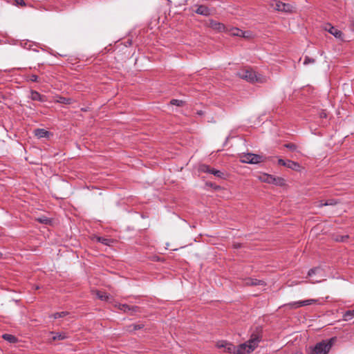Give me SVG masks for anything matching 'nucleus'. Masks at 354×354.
I'll return each mask as SVG.
<instances>
[{"label":"nucleus","mask_w":354,"mask_h":354,"mask_svg":"<svg viewBox=\"0 0 354 354\" xmlns=\"http://www.w3.org/2000/svg\"><path fill=\"white\" fill-rule=\"evenodd\" d=\"M171 104L176 105L177 106H182L184 104L183 101L180 100L173 99L170 102Z\"/></svg>","instance_id":"obj_31"},{"label":"nucleus","mask_w":354,"mask_h":354,"mask_svg":"<svg viewBox=\"0 0 354 354\" xmlns=\"http://www.w3.org/2000/svg\"><path fill=\"white\" fill-rule=\"evenodd\" d=\"M29 80L32 82H40L39 77L34 74L29 76Z\"/></svg>","instance_id":"obj_34"},{"label":"nucleus","mask_w":354,"mask_h":354,"mask_svg":"<svg viewBox=\"0 0 354 354\" xmlns=\"http://www.w3.org/2000/svg\"><path fill=\"white\" fill-rule=\"evenodd\" d=\"M317 270H319L318 268H313L310 269L308 272V275L309 277L313 276V274H315L316 273Z\"/></svg>","instance_id":"obj_37"},{"label":"nucleus","mask_w":354,"mask_h":354,"mask_svg":"<svg viewBox=\"0 0 354 354\" xmlns=\"http://www.w3.org/2000/svg\"><path fill=\"white\" fill-rule=\"evenodd\" d=\"M68 315V313L67 311H62V312H58L53 314L50 317H53L54 319H59L66 317Z\"/></svg>","instance_id":"obj_25"},{"label":"nucleus","mask_w":354,"mask_h":354,"mask_svg":"<svg viewBox=\"0 0 354 354\" xmlns=\"http://www.w3.org/2000/svg\"><path fill=\"white\" fill-rule=\"evenodd\" d=\"M56 102L57 103L64 104H71L73 102V100L70 97L59 96V97H57Z\"/></svg>","instance_id":"obj_19"},{"label":"nucleus","mask_w":354,"mask_h":354,"mask_svg":"<svg viewBox=\"0 0 354 354\" xmlns=\"http://www.w3.org/2000/svg\"><path fill=\"white\" fill-rule=\"evenodd\" d=\"M217 346L218 348H223L225 352L236 354V346L231 343L221 342L217 344Z\"/></svg>","instance_id":"obj_7"},{"label":"nucleus","mask_w":354,"mask_h":354,"mask_svg":"<svg viewBox=\"0 0 354 354\" xmlns=\"http://www.w3.org/2000/svg\"><path fill=\"white\" fill-rule=\"evenodd\" d=\"M245 286H265L266 283L263 280L257 279L246 278L244 281Z\"/></svg>","instance_id":"obj_12"},{"label":"nucleus","mask_w":354,"mask_h":354,"mask_svg":"<svg viewBox=\"0 0 354 354\" xmlns=\"http://www.w3.org/2000/svg\"><path fill=\"white\" fill-rule=\"evenodd\" d=\"M211 170H212V168L209 165H205V164L201 165L199 167V171L201 172H203V173L210 174Z\"/></svg>","instance_id":"obj_28"},{"label":"nucleus","mask_w":354,"mask_h":354,"mask_svg":"<svg viewBox=\"0 0 354 354\" xmlns=\"http://www.w3.org/2000/svg\"><path fill=\"white\" fill-rule=\"evenodd\" d=\"M339 202L337 201V200L336 199H334V198H331V199H328L327 200L325 203H320V204L318 205V207H324V206H328V205H335L338 203Z\"/></svg>","instance_id":"obj_23"},{"label":"nucleus","mask_w":354,"mask_h":354,"mask_svg":"<svg viewBox=\"0 0 354 354\" xmlns=\"http://www.w3.org/2000/svg\"><path fill=\"white\" fill-rule=\"evenodd\" d=\"M261 179L262 181L265 183L274 184L278 186H283L285 185V180L283 178L278 176L276 177L268 174H264L261 177Z\"/></svg>","instance_id":"obj_5"},{"label":"nucleus","mask_w":354,"mask_h":354,"mask_svg":"<svg viewBox=\"0 0 354 354\" xmlns=\"http://www.w3.org/2000/svg\"><path fill=\"white\" fill-rule=\"evenodd\" d=\"M270 5L275 10L286 13H291L293 9V7L290 4L286 3L280 1H273Z\"/></svg>","instance_id":"obj_4"},{"label":"nucleus","mask_w":354,"mask_h":354,"mask_svg":"<svg viewBox=\"0 0 354 354\" xmlns=\"http://www.w3.org/2000/svg\"><path fill=\"white\" fill-rule=\"evenodd\" d=\"M116 307L120 310H122L123 312L124 313H127V312H138V310H139V307L138 306H129L128 304H119L118 305H116Z\"/></svg>","instance_id":"obj_11"},{"label":"nucleus","mask_w":354,"mask_h":354,"mask_svg":"<svg viewBox=\"0 0 354 354\" xmlns=\"http://www.w3.org/2000/svg\"><path fill=\"white\" fill-rule=\"evenodd\" d=\"M242 247V244L240 243H233V248L235 249H239Z\"/></svg>","instance_id":"obj_39"},{"label":"nucleus","mask_w":354,"mask_h":354,"mask_svg":"<svg viewBox=\"0 0 354 354\" xmlns=\"http://www.w3.org/2000/svg\"><path fill=\"white\" fill-rule=\"evenodd\" d=\"M206 185L207 186H209V187H212L215 190H218V189H221V187L219 185H216V184H214L213 183H206Z\"/></svg>","instance_id":"obj_35"},{"label":"nucleus","mask_w":354,"mask_h":354,"mask_svg":"<svg viewBox=\"0 0 354 354\" xmlns=\"http://www.w3.org/2000/svg\"><path fill=\"white\" fill-rule=\"evenodd\" d=\"M29 98L33 101H38L41 102H46L48 100L46 95H41L35 90H30Z\"/></svg>","instance_id":"obj_9"},{"label":"nucleus","mask_w":354,"mask_h":354,"mask_svg":"<svg viewBox=\"0 0 354 354\" xmlns=\"http://www.w3.org/2000/svg\"><path fill=\"white\" fill-rule=\"evenodd\" d=\"M14 1H15V5H16V6H26V3H25L24 0H14Z\"/></svg>","instance_id":"obj_36"},{"label":"nucleus","mask_w":354,"mask_h":354,"mask_svg":"<svg viewBox=\"0 0 354 354\" xmlns=\"http://www.w3.org/2000/svg\"><path fill=\"white\" fill-rule=\"evenodd\" d=\"M353 324H354V321H353Z\"/></svg>","instance_id":"obj_44"},{"label":"nucleus","mask_w":354,"mask_h":354,"mask_svg":"<svg viewBox=\"0 0 354 354\" xmlns=\"http://www.w3.org/2000/svg\"><path fill=\"white\" fill-rule=\"evenodd\" d=\"M327 117V114L326 112L322 111L320 113V118H326Z\"/></svg>","instance_id":"obj_40"},{"label":"nucleus","mask_w":354,"mask_h":354,"mask_svg":"<svg viewBox=\"0 0 354 354\" xmlns=\"http://www.w3.org/2000/svg\"><path fill=\"white\" fill-rule=\"evenodd\" d=\"M293 354H303V353L301 352H300V351H297V352H295Z\"/></svg>","instance_id":"obj_43"},{"label":"nucleus","mask_w":354,"mask_h":354,"mask_svg":"<svg viewBox=\"0 0 354 354\" xmlns=\"http://www.w3.org/2000/svg\"><path fill=\"white\" fill-rule=\"evenodd\" d=\"M250 164H258L265 161L266 158L263 156L250 153Z\"/></svg>","instance_id":"obj_15"},{"label":"nucleus","mask_w":354,"mask_h":354,"mask_svg":"<svg viewBox=\"0 0 354 354\" xmlns=\"http://www.w3.org/2000/svg\"><path fill=\"white\" fill-rule=\"evenodd\" d=\"M93 292L101 301H108L110 297L106 292L98 290H94Z\"/></svg>","instance_id":"obj_17"},{"label":"nucleus","mask_w":354,"mask_h":354,"mask_svg":"<svg viewBox=\"0 0 354 354\" xmlns=\"http://www.w3.org/2000/svg\"><path fill=\"white\" fill-rule=\"evenodd\" d=\"M3 339L8 341L10 343H16L17 342V338L11 334H3L2 335Z\"/></svg>","instance_id":"obj_20"},{"label":"nucleus","mask_w":354,"mask_h":354,"mask_svg":"<svg viewBox=\"0 0 354 354\" xmlns=\"http://www.w3.org/2000/svg\"><path fill=\"white\" fill-rule=\"evenodd\" d=\"M348 239V235H346V236H341L339 238H337V239H336V241H337L344 242V241H346V240H347Z\"/></svg>","instance_id":"obj_38"},{"label":"nucleus","mask_w":354,"mask_h":354,"mask_svg":"<svg viewBox=\"0 0 354 354\" xmlns=\"http://www.w3.org/2000/svg\"><path fill=\"white\" fill-rule=\"evenodd\" d=\"M36 221L39 223L45 225H50L52 223L51 219L44 216L37 218Z\"/></svg>","instance_id":"obj_24"},{"label":"nucleus","mask_w":354,"mask_h":354,"mask_svg":"<svg viewBox=\"0 0 354 354\" xmlns=\"http://www.w3.org/2000/svg\"><path fill=\"white\" fill-rule=\"evenodd\" d=\"M236 75L251 84L266 82L267 78L261 74L254 71L252 68L245 67L237 72Z\"/></svg>","instance_id":"obj_2"},{"label":"nucleus","mask_w":354,"mask_h":354,"mask_svg":"<svg viewBox=\"0 0 354 354\" xmlns=\"http://www.w3.org/2000/svg\"><path fill=\"white\" fill-rule=\"evenodd\" d=\"M208 26L218 32H225L226 29L225 26L223 24L214 19H209Z\"/></svg>","instance_id":"obj_8"},{"label":"nucleus","mask_w":354,"mask_h":354,"mask_svg":"<svg viewBox=\"0 0 354 354\" xmlns=\"http://www.w3.org/2000/svg\"><path fill=\"white\" fill-rule=\"evenodd\" d=\"M197 114L200 115H202L203 114V111H198L197 112Z\"/></svg>","instance_id":"obj_41"},{"label":"nucleus","mask_w":354,"mask_h":354,"mask_svg":"<svg viewBox=\"0 0 354 354\" xmlns=\"http://www.w3.org/2000/svg\"><path fill=\"white\" fill-rule=\"evenodd\" d=\"M317 301L315 299H306L304 301H299L293 303L289 304L290 306H291L293 308H299L301 306H307V305H311L313 304H315Z\"/></svg>","instance_id":"obj_13"},{"label":"nucleus","mask_w":354,"mask_h":354,"mask_svg":"<svg viewBox=\"0 0 354 354\" xmlns=\"http://www.w3.org/2000/svg\"><path fill=\"white\" fill-rule=\"evenodd\" d=\"M337 337H333L330 339L322 340L316 344V345L311 348L310 354H327L332 346L336 342Z\"/></svg>","instance_id":"obj_3"},{"label":"nucleus","mask_w":354,"mask_h":354,"mask_svg":"<svg viewBox=\"0 0 354 354\" xmlns=\"http://www.w3.org/2000/svg\"><path fill=\"white\" fill-rule=\"evenodd\" d=\"M278 164L279 165H282L284 167H286L288 168H290L295 171H299L300 169V165L298 162L290 160H283L282 158L278 159Z\"/></svg>","instance_id":"obj_6"},{"label":"nucleus","mask_w":354,"mask_h":354,"mask_svg":"<svg viewBox=\"0 0 354 354\" xmlns=\"http://www.w3.org/2000/svg\"><path fill=\"white\" fill-rule=\"evenodd\" d=\"M96 239H97V242L101 243L104 244V245H110L111 243H113L112 239H107V238L102 237V236H97Z\"/></svg>","instance_id":"obj_21"},{"label":"nucleus","mask_w":354,"mask_h":354,"mask_svg":"<svg viewBox=\"0 0 354 354\" xmlns=\"http://www.w3.org/2000/svg\"><path fill=\"white\" fill-rule=\"evenodd\" d=\"M262 339V329L257 327L255 330L251 334L250 339L243 344L236 346V354L250 353L252 352L257 346Z\"/></svg>","instance_id":"obj_1"},{"label":"nucleus","mask_w":354,"mask_h":354,"mask_svg":"<svg viewBox=\"0 0 354 354\" xmlns=\"http://www.w3.org/2000/svg\"><path fill=\"white\" fill-rule=\"evenodd\" d=\"M50 334L53 335L51 338L52 341L64 340L68 337L66 333H55L52 331Z\"/></svg>","instance_id":"obj_16"},{"label":"nucleus","mask_w":354,"mask_h":354,"mask_svg":"<svg viewBox=\"0 0 354 354\" xmlns=\"http://www.w3.org/2000/svg\"><path fill=\"white\" fill-rule=\"evenodd\" d=\"M144 327V325L143 324H131L129 326V330L131 331V330H140L141 328H142Z\"/></svg>","instance_id":"obj_30"},{"label":"nucleus","mask_w":354,"mask_h":354,"mask_svg":"<svg viewBox=\"0 0 354 354\" xmlns=\"http://www.w3.org/2000/svg\"><path fill=\"white\" fill-rule=\"evenodd\" d=\"M354 317V310H347L343 315L344 320H351Z\"/></svg>","instance_id":"obj_26"},{"label":"nucleus","mask_w":354,"mask_h":354,"mask_svg":"<svg viewBox=\"0 0 354 354\" xmlns=\"http://www.w3.org/2000/svg\"><path fill=\"white\" fill-rule=\"evenodd\" d=\"M283 147L290 149L292 151H295L297 149V146L295 143H292V142L286 143V144L283 145Z\"/></svg>","instance_id":"obj_29"},{"label":"nucleus","mask_w":354,"mask_h":354,"mask_svg":"<svg viewBox=\"0 0 354 354\" xmlns=\"http://www.w3.org/2000/svg\"><path fill=\"white\" fill-rule=\"evenodd\" d=\"M240 37H246L247 36L245 35V32H243V33H241V36Z\"/></svg>","instance_id":"obj_42"},{"label":"nucleus","mask_w":354,"mask_h":354,"mask_svg":"<svg viewBox=\"0 0 354 354\" xmlns=\"http://www.w3.org/2000/svg\"><path fill=\"white\" fill-rule=\"evenodd\" d=\"M195 12L198 15H201L203 16H209L211 15V10L210 9L204 5H200L197 6L196 10H195Z\"/></svg>","instance_id":"obj_14"},{"label":"nucleus","mask_w":354,"mask_h":354,"mask_svg":"<svg viewBox=\"0 0 354 354\" xmlns=\"http://www.w3.org/2000/svg\"><path fill=\"white\" fill-rule=\"evenodd\" d=\"M241 33H243V31L239 28H233L232 30V35L235 36H241Z\"/></svg>","instance_id":"obj_33"},{"label":"nucleus","mask_w":354,"mask_h":354,"mask_svg":"<svg viewBox=\"0 0 354 354\" xmlns=\"http://www.w3.org/2000/svg\"><path fill=\"white\" fill-rule=\"evenodd\" d=\"M250 156V153H243L241 156V161L243 163L250 164V158L249 157Z\"/></svg>","instance_id":"obj_27"},{"label":"nucleus","mask_w":354,"mask_h":354,"mask_svg":"<svg viewBox=\"0 0 354 354\" xmlns=\"http://www.w3.org/2000/svg\"><path fill=\"white\" fill-rule=\"evenodd\" d=\"M315 60L313 58H310L308 56L305 57L304 64L307 65L308 64H313L315 63Z\"/></svg>","instance_id":"obj_32"},{"label":"nucleus","mask_w":354,"mask_h":354,"mask_svg":"<svg viewBox=\"0 0 354 354\" xmlns=\"http://www.w3.org/2000/svg\"><path fill=\"white\" fill-rule=\"evenodd\" d=\"M325 30L333 35L336 38H341L343 35V33L341 30L337 29L334 26H333L330 24H328L325 26Z\"/></svg>","instance_id":"obj_10"},{"label":"nucleus","mask_w":354,"mask_h":354,"mask_svg":"<svg viewBox=\"0 0 354 354\" xmlns=\"http://www.w3.org/2000/svg\"><path fill=\"white\" fill-rule=\"evenodd\" d=\"M35 135L39 138L48 137L49 131L44 129H37L35 130Z\"/></svg>","instance_id":"obj_18"},{"label":"nucleus","mask_w":354,"mask_h":354,"mask_svg":"<svg viewBox=\"0 0 354 354\" xmlns=\"http://www.w3.org/2000/svg\"><path fill=\"white\" fill-rule=\"evenodd\" d=\"M210 174H213L214 176H216V177H218L219 178H221V179H225V173L222 172L220 170H217V169H216L214 168H212Z\"/></svg>","instance_id":"obj_22"}]
</instances>
